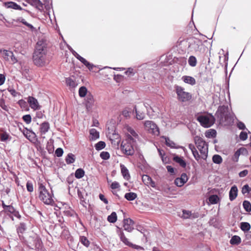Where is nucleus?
<instances>
[{"label": "nucleus", "instance_id": "nucleus-4", "mask_svg": "<svg viewBox=\"0 0 251 251\" xmlns=\"http://www.w3.org/2000/svg\"><path fill=\"white\" fill-rule=\"evenodd\" d=\"M188 50L190 51L201 53L204 51L205 47L202 41L197 38H191L188 41Z\"/></svg>", "mask_w": 251, "mask_h": 251}, {"label": "nucleus", "instance_id": "nucleus-5", "mask_svg": "<svg viewBox=\"0 0 251 251\" xmlns=\"http://www.w3.org/2000/svg\"><path fill=\"white\" fill-rule=\"evenodd\" d=\"M194 142L201 154V158L206 159L208 154V145L202 138L199 136L195 137Z\"/></svg>", "mask_w": 251, "mask_h": 251}, {"label": "nucleus", "instance_id": "nucleus-45", "mask_svg": "<svg viewBox=\"0 0 251 251\" xmlns=\"http://www.w3.org/2000/svg\"><path fill=\"white\" fill-rule=\"evenodd\" d=\"M152 178L148 175H143L142 176V180L144 183L149 186V184Z\"/></svg>", "mask_w": 251, "mask_h": 251}, {"label": "nucleus", "instance_id": "nucleus-40", "mask_svg": "<svg viewBox=\"0 0 251 251\" xmlns=\"http://www.w3.org/2000/svg\"><path fill=\"white\" fill-rule=\"evenodd\" d=\"M219 201V198L217 195H213L209 197V201L211 204H216Z\"/></svg>", "mask_w": 251, "mask_h": 251}, {"label": "nucleus", "instance_id": "nucleus-59", "mask_svg": "<svg viewBox=\"0 0 251 251\" xmlns=\"http://www.w3.org/2000/svg\"><path fill=\"white\" fill-rule=\"evenodd\" d=\"M131 111L129 108L125 109L122 112V115L126 118H128L130 117V113Z\"/></svg>", "mask_w": 251, "mask_h": 251}, {"label": "nucleus", "instance_id": "nucleus-62", "mask_svg": "<svg viewBox=\"0 0 251 251\" xmlns=\"http://www.w3.org/2000/svg\"><path fill=\"white\" fill-rule=\"evenodd\" d=\"M144 107L146 108L147 109V114L150 116H151V114H150V110H151L152 111H153L152 108H151V107L150 105L149 104H148V103L147 102H145V103H144Z\"/></svg>", "mask_w": 251, "mask_h": 251}, {"label": "nucleus", "instance_id": "nucleus-54", "mask_svg": "<svg viewBox=\"0 0 251 251\" xmlns=\"http://www.w3.org/2000/svg\"><path fill=\"white\" fill-rule=\"evenodd\" d=\"M165 139L166 144L167 146L171 148H173L174 147L175 144L173 141L170 140L168 137H165Z\"/></svg>", "mask_w": 251, "mask_h": 251}, {"label": "nucleus", "instance_id": "nucleus-64", "mask_svg": "<svg viewBox=\"0 0 251 251\" xmlns=\"http://www.w3.org/2000/svg\"><path fill=\"white\" fill-rule=\"evenodd\" d=\"M120 187L119 183L117 181H114L112 183L111 185V188L112 189H118Z\"/></svg>", "mask_w": 251, "mask_h": 251}, {"label": "nucleus", "instance_id": "nucleus-32", "mask_svg": "<svg viewBox=\"0 0 251 251\" xmlns=\"http://www.w3.org/2000/svg\"><path fill=\"white\" fill-rule=\"evenodd\" d=\"M37 1H34L32 5L34 6L37 9L41 11L44 9V4L40 0H37Z\"/></svg>", "mask_w": 251, "mask_h": 251}, {"label": "nucleus", "instance_id": "nucleus-63", "mask_svg": "<svg viewBox=\"0 0 251 251\" xmlns=\"http://www.w3.org/2000/svg\"><path fill=\"white\" fill-rule=\"evenodd\" d=\"M63 155V149L58 148L55 151V155L57 157H61Z\"/></svg>", "mask_w": 251, "mask_h": 251}, {"label": "nucleus", "instance_id": "nucleus-55", "mask_svg": "<svg viewBox=\"0 0 251 251\" xmlns=\"http://www.w3.org/2000/svg\"><path fill=\"white\" fill-rule=\"evenodd\" d=\"M23 119L27 124H29L31 122V117L29 114L24 115Z\"/></svg>", "mask_w": 251, "mask_h": 251}, {"label": "nucleus", "instance_id": "nucleus-39", "mask_svg": "<svg viewBox=\"0 0 251 251\" xmlns=\"http://www.w3.org/2000/svg\"><path fill=\"white\" fill-rule=\"evenodd\" d=\"M84 175V171L82 169H77L75 172V176L77 178H81Z\"/></svg>", "mask_w": 251, "mask_h": 251}, {"label": "nucleus", "instance_id": "nucleus-27", "mask_svg": "<svg viewBox=\"0 0 251 251\" xmlns=\"http://www.w3.org/2000/svg\"><path fill=\"white\" fill-rule=\"evenodd\" d=\"M137 197V194L133 192L127 193L125 195V198L129 201H133Z\"/></svg>", "mask_w": 251, "mask_h": 251}, {"label": "nucleus", "instance_id": "nucleus-58", "mask_svg": "<svg viewBox=\"0 0 251 251\" xmlns=\"http://www.w3.org/2000/svg\"><path fill=\"white\" fill-rule=\"evenodd\" d=\"M0 106L5 111H8V108L5 104L4 100L3 99H0Z\"/></svg>", "mask_w": 251, "mask_h": 251}, {"label": "nucleus", "instance_id": "nucleus-61", "mask_svg": "<svg viewBox=\"0 0 251 251\" xmlns=\"http://www.w3.org/2000/svg\"><path fill=\"white\" fill-rule=\"evenodd\" d=\"M64 43H65V44H66L67 45L68 49L71 51V52H72L73 55L77 59L80 56V55L76 51H75L74 50H73V49L70 46H69L68 44H66V42L64 40Z\"/></svg>", "mask_w": 251, "mask_h": 251}, {"label": "nucleus", "instance_id": "nucleus-15", "mask_svg": "<svg viewBox=\"0 0 251 251\" xmlns=\"http://www.w3.org/2000/svg\"><path fill=\"white\" fill-rule=\"evenodd\" d=\"M118 230L117 231V233L120 236L121 240L126 245L130 247V245H132V244L128 241V239L126 237L124 232L121 229L117 227Z\"/></svg>", "mask_w": 251, "mask_h": 251}, {"label": "nucleus", "instance_id": "nucleus-38", "mask_svg": "<svg viewBox=\"0 0 251 251\" xmlns=\"http://www.w3.org/2000/svg\"><path fill=\"white\" fill-rule=\"evenodd\" d=\"M213 162L217 164H221L223 161L222 157L219 154H215L212 157Z\"/></svg>", "mask_w": 251, "mask_h": 251}, {"label": "nucleus", "instance_id": "nucleus-21", "mask_svg": "<svg viewBox=\"0 0 251 251\" xmlns=\"http://www.w3.org/2000/svg\"><path fill=\"white\" fill-rule=\"evenodd\" d=\"M182 79L185 83L190 84L191 85H194L196 83L195 79L190 76H183L182 77Z\"/></svg>", "mask_w": 251, "mask_h": 251}, {"label": "nucleus", "instance_id": "nucleus-33", "mask_svg": "<svg viewBox=\"0 0 251 251\" xmlns=\"http://www.w3.org/2000/svg\"><path fill=\"white\" fill-rule=\"evenodd\" d=\"M81 62L86 67H87L91 71H94L93 70V68L96 67V66L87 61L85 58H83Z\"/></svg>", "mask_w": 251, "mask_h": 251}, {"label": "nucleus", "instance_id": "nucleus-26", "mask_svg": "<svg viewBox=\"0 0 251 251\" xmlns=\"http://www.w3.org/2000/svg\"><path fill=\"white\" fill-rule=\"evenodd\" d=\"M127 131L129 134H128L127 135L126 139H127L129 136H131L132 138H134L135 140L136 139L139 138V136H138V134L132 128L128 127Z\"/></svg>", "mask_w": 251, "mask_h": 251}, {"label": "nucleus", "instance_id": "nucleus-31", "mask_svg": "<svg viewBox=\"0 0 251 251\" xmlns=\"http://www.w3.org/2000/svg\"><path fill=\"white\" fill-rule=\"evenodd\" d=\"M26 229V225L24 223H21L17 228V231L18 234L23 233Z\"/></svg>", "mask_w": 251, "mask_h": 251}, {"label": "nucleus", "instance_id": "nucleus-13", "mask_svg": "<svg viewBox=\"0 0 251 251\" xmlns=\"http://www.w3.org/2000/svg\"><path fill=\"white\" fill-rule=\"evenodd\" d=\"M34 247H32L29 245H27L28 248L30 249H35L37 251H41L43 249V243L41 239L39 237H36L33 240Z\"/></svg>", "mask_w": 251, "mask_h": 251}, {"label": "nucleus", "instance_id": "nucleus-25", "mask_svg": "<svg viewBox=\"0 0 251 251\" xmlns=\"http://www.w3.org/2000/svg\"><path fill=\"white\" fill-rule=\"evenodd\" d=\"M90 134L91 135L90 140H95L100 137L99 132L95 128L90 130Z\"/></svg>", "mask_w": 251, "mask_h": 251}, {"label": "nucleus", "instance_id": "nucleus-17", "mask_svg": "<svg viewBox=\"0 0 251 251\" xmlns=\"http://www.w3.org/2000/svg\"><path fill=\"white\" fill-rule=\"evenodd\" d=\"M16 22H19L22 23L23 24L25 25L27 28L30 30L32 32L35 31L36 30V28L34 27L31 24L27 23L25 19L22 17L19 18L17 20Z\"/></svg>", "mask_w": 251, "mask_h": 251}, {"label": "nucleus", "instance_id": "nucleus-6", "mask_svg": "<svg viewBox=\"0 0 251 251\" xmlns=\"http://www.w3.org/2000/svg\"><path fill=\"white\" fill-rule=\"evenodd\" d=\"M126 143L121 145V149L124 153L127 155H132L134 153V147L136 144V141L129 136L126 140Z\"/></svg>", "mask_w": 251, "mask_h": 251}, {"label": "nucleus", "instance_id": "nucleus-20", "mask_svg": "<svg viewBox=\"0 0 251 251\" xmlns=\"http://www.w3.org/2000/svg\"><path fill=\"white\" fill-rule=\"evenodd\" d=\"M120 167L121 169V173L124 178L127 180H129V179L130 177V176L127 169L126 168V167L125 166V165L123 164L120 165Z\"/></svg>", "mask_w": 251, "mask_h": 251}, {"label": "nucleus", "instance_id": "nucleus-16", "mask_svg": "<svg viewBox=\"0 0 251 251\" xmlns=\"http://www.w3.org/2000/svg\"><path fill=\"white\" fill-rule=\"evenodd\" d=\"M238 194V189L236 185H233L231 187L229 193V200L231 201H233L234 200L237 196Z\"/></svg>", "mask_w": 251, "mask_h": 251}, {"label": "nucleus", "instance_id": "nucleus-12", "mask_svg": "<svg viewBox=\"0 0 251 251\" xmlns=\"http://www.w3.org/2000/svg\"><path fill=\"white\" fill-rule=\"evenodd\" d=\"M27 102L31 108L34 110L40 109L41 108L37 100L33 97L29 96L27 98Z\"/></svg>", "mask_w": 251, "mask_h": 251}, {"label": "nucleus", "instance_id": "nucleus-36", "mask_svg": "<svg viewBox=\"0 0 251 251\" xmlns=\"http://www.w3.org/2000/svg\"><path fill=\"white\" fill-rule=\"evenodd\" d=\"M240 228L244 231H248L251 228V225L247 222H242L240 224Z\"/></svg>", "mask_w": 251, "mask_h": 251}, {"label": "nucleus", "instance_id": "nucleus-3", "mask_svg": "<svg viewBox=\"0 0 251 251\" xmlns=\"http://www.w3.org/2000/svg\"><path fill=\"white\" fill-rule=\"evenodd\" d=\"M215 115L221 123L226 122L228 123L233 120V118L230 113L229 109L227 106H220Z\"/></svg>", "mask_w": 251, "mask_h": 251}, {"label": "nucleus", "instance_id": "nucleus-49", "mask_svg": "<svg viewBox=\"0 0 251 251\" xmlns=\"http://www.w3.org/2000/svg\"><path fill=\"white\" fill-rule=\"evenodd\" d=\"M184 183H185L179 177L176 178L175 180V184L178 187L182 186Z\"/></svg>", "mask_w": 251, "mask_h": 251}, {"label": "nucleus", "instance_id": "nucleus-24", "mask_svg": "<svg viewBox=\"0 0 251 251\" xmlns=\"http://www.w3.org/2000/svg\"><path fill=\"white\" fill-rule=\"evenodd\" d=\"M173 160L176 163H178L181 167L183 168L186 167V163L181 157L177 155H175L173 158Z\"/></svg>", "mask_w": 251, "mask_h": 251}, {"label": "nucleus", "instance_id": "nucleus-53", "mask_svg": "<svg viewBox=\"0 0 251 251\" xmlns=\"http://www.w3.org/2000/svg\"><path fill=\"white\" fill-rule=\"evenodd\" d=\"M63 232H64V238H65L67 239V240H69L70 241H72V237L70 236V235L69 233L68 230H67L66 229V228H65L64 227Z\"/></svg>", "mask_w": 251, "mask_h": 251}, {"label": "nucleus", "instance_id": "nucleus-28", "mask_svg": "<svg viewBox=\"0 0 251 251\" xmlns=\"http://www.w3.org/2000/svg\"><path fill=\"white\" fill-rule=\"evenodd\" d=\"M50 128L49 124L48 123L44 122L42 123L40 126V132L42 134H45Z\"/></svg>", "mask_w": 251, "mask_h": 251}, {"label": "nucleus", "instance_id": "nucleus-44", "mask_svg": "<svg viewBox=\"0 0 251 251\" xmlns=\"http://www.w3.org/2000/svg\"><path fill=\"white\" fill-rule=\"evenodd\" d=\"M80 242L85 247H88L90 245V242L85 236L80 237Z\"/></svg>", "mask_w": 251, "mask_h": 251}, {"label": "nucleus", "instance_id": "nucleus-2", "mask_svg": "<svg viewBox=\"0 0 251 251\" xmlns=\"http://www.w3.org/2000/svg\"><path fill=\"white\" fill-rule=\"evenodd\" d=\"M39 187L38 191L39 192V198L45 204L48 205H51L54 202L52 199L53 194L52 191L50 193L42 183H38Z\"/></svg>", "mask_w": 251, "mask_h": 251}, {"label": "nucleus", "instance_id": "nucleus-10", "mask_svg": "<svg viewBox=\"0 0 251 251\" xmlns=\"http://www.w3.org/2000/svg\"><path fill=\"white\" fill-rule=\"evenodd\" d=\"M23 133L30 142L34 144L39 142L36 134L32 130L26 128L25 130L24 131Z\"/></svg>", "mask_w": 251, "mask_h": 251}, {"label": "nucleus", "instance_id": "nucleus-46", "mask_svg": "<svg viewBox=\"0 0 251 251\" xmlns=\"http://www.w3.org/2000/svg\"><path fill=\"white\" fill-rule=\"evenodd\" d=\"M216 135V131L214 129H210L209 131L206 132L205 136L207 137H215Z\"/></svg>", "mask_w": 251, "mask_h": 251}, {"label": "nucleus", "instance_id": "nucleus-35", "mask_svg": "<svg viewBox=\"0 0 251 251\" xmlns=\"http://www.w3.org/2000/svg\"><path fill=\"white\" fill-rule=\"evenodd\" d=\"M87 89L85 86H81L79 88L78 90L79 96L81 98H83L85 96H87Z\"/></svg>", "mask_w": 251, "mask_h": 251}, {"label": "nucleus", "instance_id": "nucleus-42", "mask_svg": "<svg viewBox=\"0 0 251 251\" xmlns=\"http://www.w3.org/2000/svg\"><path fill=\"white\" fill-rule=\"evenodd\" d=\"M105 145H106L104 142L100 141L95 145V147L96 150L100 151L104 149L105 147Z\"/></svg>", "mask_w": 251, "mask_h": 251}, {"label": "nucleus", "instance_id": "nucleus-1", "mask_svg": "<svg viewBox=\"0 0 251 251\" xmlns=\"http://www.w3.org/2000/svg\"><path fill=\"white\" fill-rule=\"evenodd\" d=\"M47 51V41L44 38L39 39L32 57L33 63L36 66L42 67L49 63Z\"/></svg>", "mask_w": 251, "mask_h": 251}, {"label": "nucleus", "instance_id": "nucleus-56", "mask_svg": "<svg viewBox=\"0 0 251 251\" xmlns=\"http://www.w3.org/2000/svg\"><path fill=\"white\" fill-rule=\"evenodd\" d=\"M135 73L133 69L131 68H128L127 71L125 72V74L129 77L133 76Z\"/></svg>", "mask_w": 251, "mask_h": 251}, {"label": "nucleus", "instance_id": "nucleus-37", "mask_svg": "<svg viewBox=\"0 0 251 251\" xmlns=\"http://www.w3.org/2000/svg\"><path fill=\"white\" fill-rule=\"evenodd\" d=\"M188 62L189 65L191 67H195L197 65V59L193 55H191L188 58Z\"/></svg>", "mask_w": 251, "mask_h": 251}, {"label": "nucleus", "instance_id": "nucleus-51", "mask_svg": "<svg viewBox=\"0 0 251 251\" xmlns=\"http://www.w3.org/2000/svg\"><path fill=\"white\" fill-rule=\"evenodd\" d=\"M182 212L183 214L182 217L184 219L189 218L192 215L191 212L188 210H183Z\"/></svg>", "mask_w": 251, "mask_h": 251}, {"label": "nucleus", "instance_id": "nucleus-48", "mask_svg": "<svg viewBox=\"0 0 251 251\" xmlns=\"http://www.w3.org/2000/svg\"><path fill=\"white\" fill-rule=\"evenodd\" d=\"M9 138V135L6 132H4L0 135V139L2 142L6 141Z\"/></svg>", "mask_w": 251, "mask_h": 251}, {"label": "nucleus", "instance_id": "nucleus-7", "mask_svg": "<svg viewBox=\"0 0 251 251\" xmlns=\"http://www.w3.org/2000/svg\"><path fill=\"white\" fill-rule=\"evenodd\" d=\"M197 120L200 122L203 127L208 128L212 126L215 123V117L211 114L200 115L197 117Z\"/></svg>", "mask_w": 251, "mask_h": 251}, {"label": "nucleus", "instance_id": "nucleus-14", "mask_svg": "<svg viewBox=\"0 0 251 251\" xmlns=\"http://www.w3.org/2000/svg\"><path fill=\"white\" fill-rule=\"evenodd\" d=\"M4 212L7 215L9 214H11L13 215V216H15L19 219L21 218V216L19 212L11 205H8L6 209L4 210Z\"/></svg>", "mask_w": 251, "mask_h": 251}, {"label": "nucleus", "instance_id": "nucleus-52", "mask_svg": "<svg viewBox=\"0 0 251 251\" xmlns=\"http://www.w3.org/2000/svg\"><path fill=\"white\" fill-rule=\"evenodd\" d=\"M26 189L28 192H32L33 191V186L32 183L28 181L26 184Z\"/></svg>", "mask_w": 251, "mask_h": 251}, {"label": "nucleus", "instance_id": "nucleus-41", "mask_svg": "<svg viewBox=\"0 0 251 251\" xmlns=\"http://www.w3.org/2000/svg\"><path fill=\"white\" fill-rule=\"evenodd\" d=\"M243 206L246 211L249 212L251 211V203L248 201H244L243 203Z\"/></svg>", "mask_w": 251, "mask_h": 251}, {"label": "nucleus", "instance_id": "nucleus-47", "mask_svg": "<svg viewBox=\"0 0 251 251\" xmlns=\"http://www.w3.org/2000/svg\"><path fill=\"white\" fill-rule=\"evenodd\" d=\"M100 157L103 160H107L110 158V154L107 151H102L100 154Z\"/></svg>", "mask_w": 251, "mask_h": 251}, {"label": "nucleus", "instance_id": "nucleus-29", "mask_svg": "<svg viewBox=\"0 0 251 251\" xmlns=\"http://www.w3.org/2000/svg\"><path fill=\"white\" fill-rule=\"evenodd\" d=\"M75 157L73 153H69L65 158V161L68 164L73 163L75 162Z\"/></svg>", "mask_w": 251, "mask_h": 251}, {"label": "nucleus", "instance_id": "nucleus-8", "mask_svg": "<svg viewBox=\"0 0 251 251\" xmlns=\"http://www.w3.org/2000/svg\"><path fill=\"white\" fill-rule=\"evenodd\" d=\"M175 88L177 94V98L179 101L181 102H186L191 99V94L188 92H185L184 88L178 85L175 86Z\"/></svg>", "mask_w": 251, "mask_h": 251}, {"label": "nucleus", "instance_id": "nucleus-18", "mask_svg": "<svg viewBox=\"0 0 251 251\" xmlns=\"http://www.w3.org/2000/svg\"><path fill=\"white\" fill-rule=\"evenodd\" d=\"M94 98L92 95H91L90 93L88 94L86 96V107L87 109H90L92 108V106L94 104Z\"/></svg>", "mask_w": 251, "mask_h": 251}, {"label": "nucleus", "instance_id": "nucleus-60", "mask_svg": "<svg viewBox=\"0 0 251 251\" xmlns=\"http://www.w3.org/2000/svg\"><path fill=\"white\" fill-rule=\"evenodd\" d=\"M240 139L242 141H245L248 138V134L246 132L241 131L239 135Z\"/></svg>", "mask_w": 251, "mask_h": 251}, {"label": "nucleus", "instance_id": "nucleus-22", "mask_svg": "<svg viewBox=\"0 0 251 251\" xmlns=\"http://www.w3.org/2000/svg\"><path fill=\"white\" fill-rule=\"evenodd\" d=\"M66 85L70 87V89L75 88L76 85L77 83L75 81L74 78L68 77L66 79Z\"/></svg>", "mask_w": 251, "mask_h": 251}, {"label": "nucleus", "instance_id": "nucleus-30", "mask_svg": "<svg viewBox=\"0 0 251 251\" xmlns=\"http://www.w3.org/2000/svg\"><path fill=\"white\" fill-rule=\"evenodd\" d=\"M241 242V238L237 235L232 236L230 240V243L231 245H238Z\"/></svg>", "mask_w": 251, "mask_h": 251}, {"label": "nucleus", "instance_id": "nucleus-9", "mask_svg": "<svg viewBox=\"0 0 251 251\" xmlns=\"http://www.w3.org/2000/svg\"><path fill=\"white\" fill-rule=\"evenodd\" d=\"M144 125L146 130H148L150 133L157 135L159 134V128L153 121H146L144 122Z\"/></svg>", "mask_w": 251, "mask_h": 251}, {"label": "nucleus", "instance_id": "nucleus-19", "mask_svg": "<svg viewBox=\"0 0 251 251\" xmlns=\"http://www.w3.org/2000/svg\"><path fill=\"white\" fill-rule=\"evenodd\" d=\"M5 5L7 8H12L16 10H23V8L15 2L9 1L5 3Z\"/></svg>", "mask_w": 251, "mask_h": 251}, {"label": "nucleus", "instance_id": "nucleus-34", "mask_svg": "<svg viewBox=\"0 0 251 251\" xmlns=\"http://www.w3.org/2000/svg\"><path fill=\"white\" fill-rule=\"evenodd\" d=\"M117 220V216L116 212H113L110 215L107 217V221L111 223H114Z\"/></svg>", "mask_w": 251, "mask_h": 251}, {"label": "nucleus", "instance_id": "nucleus-11", "mask_svg": "<svg viewBox=\"0 0 251 251\" xmlns=\"http://www.w3.org/2000/svg\"><path fill=\"white\" fill-rule=\"evenodd\" d=\"M123 226L124 230L128 232H131L134 229V221L130 218L124 219L123 220Z\"/></svg>", "mask_w": 251, "mask_h": 251}, {"label": "nucleus", "instance_id": "nucleus-57", "mask_svg": "<svg viewBox=\"0 0 251 251\" xmlns=\"http://www.w3.org/2000/svg\"><path fill=\"white\" fill-rule=\"evenodd\" d=\"M251 191V188H250L248 184L245 185L242 190V192L243 194L249 193Z\"/></svg>", "mask_w": 251, "mask_h": 251}, {"label": "nucleus", "instance_id": "nucleus-43", "mask_svg": "<svg viewBox=\"0 0 251 251\" xmlns=\"http://www.w3.org/2000/svg\"><path fill=\"white\" fill-rule=\"evenodd\" d=\"M55 173L58 177L62 180V174L63 173V168L62 166H58L55 169Z\"/></svg>", "mask_w": 251, "mask_h": 251}, {"label": "nucleus", "instance_id": "nucleus-23", "mask_svg": "<svg viewBox=\"0 0 251 251\" xmlns=\"http://www.w3.org/2000/svg\"><path fill=\"white\" fill-rule=\"evenodd\" d=\"M135 110L136 114V118L138 120H142L145 118V114L143 111L138 110L136 106H135L133 111Z\"/></svg>", "mask_w": 251, "mask_h": 251}, {"label": "nucleus", "instance_id": "nucleus-50", "mask_svg": "<svg viewBox=\"0 0 251 251\" xmlns=\"http://www.w3.org/2000/svg\"><path fill=\"white\" fill-rule=\"evenodd\" d=\"M18 104L20 105V106L22 108H26L27 107V102L24 100L22 99L19 100L18 101Z\"/></svg>", "mask_w": 251, "mask_h": 251}]
</instances>
